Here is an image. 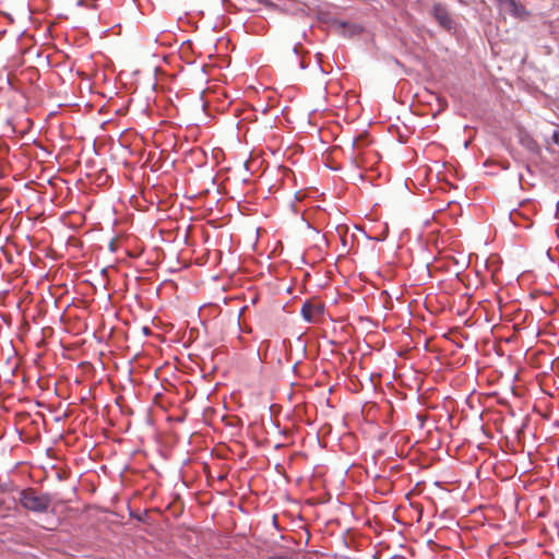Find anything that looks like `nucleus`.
Wrapping results in <instances>:
<instances>
[{
    "instance_id": "obj_1",
    "label": "nucleus",
    "mask_w": 559,
    "mask_h": 559,
    "mask_svg": "<svg viewBox=\"0 0 559 559\" xmlns=\"http://www.w3.org/2000/svg\"><path fill=\"white\" fill-rule=\"evenodd\" d=\"M19 501L21 506L34 513H45L51 504V496L49 493H37L34 488H26L20 491Z\"/></svg>"
},
{
    "instance_id": "obj_3",
    "label": "nucleus",
    "mask_w": 559,
    "mask_h": 559,
    "mask_svg": "<svg viewBox=\"0 0 559 559\" xmlns=\"http://www.w3.org/2000/svg\"><path fill=\"white\" fill-rule=\"evenodd\" d=\"M322 312L321 306L306 301L301 307V316L306 322H313L314 316Z\"/></svg>"
},
{
    "instance_id": "obj_7",
    "label": "nucleus",
    "mask_w": 559,
    "mask_h": 559,
    "mask_svg": "<svg viewBox=\"0 0 559 559\" xmlns=\"http://www.w3.org/2000/svg\"><path fill=\"white\" fill-rule=\"evenodd\" d=\"M552 141L555 144H557L559 146V130L554 131Z\"/></svg>"
},
{
    "instance_id": "obj_5",
    "label": "nucleus",
    "mask_w": 559,
    "mask_h": 559,
    "mask_svg": "<svg viewBox=\"0 0 559 559\" xmlns=\"http://www.w3.org/2000/svg\"><path fill=\"white\" fill-rule=\"evenodd\" d=\"M500 7H502L503 9H507V7L510 4V2L512 0H496Z\"/></svg>"
},
{
    "instance_id": "obj_6",
    "label": "nucleus",
    "mask_w": 559,
    "mask_h": 559,
    "mask_svg": "<svg viewBox=\"0 0 559 559\" xmlns=\"http://www.w3.org/2000/svg\"><path fill=\"white\" fill-rule=\"evenodd\" d=\"M500 7H502L503 9H507V7L510 4V2L512 0H496Z\"/></svg>"
},
{
    "instance_id": "obj_2",
    "label": "nucleus",
    "mask_w": 559,
    "mask_h": 559,
    "mask_svg": "<svg viewBox=\"0 0 559 559\" xmlns=\"http://www.w3.org/2000/svg\"><path fill=\"white\" fill-rule=\"evenodd\" d=\"M432 15L438 24L447 31H451L454 27V21L450 15L445 5L436 3L432 7Z\"/></svg>"
},
{
    "instance_id": "obj_4",
    "label": "nucleus",
    "mask_w": 559,
    "mask_h": 559,
    "mask_svg": "<svg viewBox=\"0 0 559 559\" xmlns=\"http://www.w3.org/2000/svg\"><path fill=\"white\" fill-rule=\"evenodd\" d=\"M506 10L514 17H523L527 15L525 7L516 0H512Z\"/></svg>"
}]
</instances>
